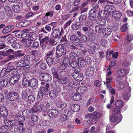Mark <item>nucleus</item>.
<instances>
[{"label": "nucleus", "instance_id": "30", "mask_svg": "<svg viewBox=\"0 0 133 133\" xmlns=\"http://www.w3.org/2000/svg\"><path fill=\"white\" fill-rule=\"evenodd\" d=\"M72 76L77 81L79 82L82 81L83 79V76L82 74H80L78 75H72Z\"/></svg>", "mask_w": 133, "mask_h": 133}, {"label": "nucleus", "instance_id": "37", "mask_svg": "<svg viewBox=\"0 0 133 133\" xmlns=\"http://www.w3.org/2000/svg\"><path fill=\"white\" fill-rule=\"evenodd\" d=\"M91 46L93 48L97 50L100 48V46L98 44L94 42H92L91 43Z\"/></svg>", "mask_w": 133, "mask_h": 133}, {"label": "nucleus", "instance_id": "55", "mask_svg": "<svg viewBox=\"0 0 133 133\" xmlns=\"http://www.w3.org/2000/svg\"><path fill=\"white\" fill-rule=\"evenodd\" d=\"M128 28L127 24H125L122 26L121 27V31L122 32L125 31Z\"/></svg>", "mask_w": 133, "mask_h": 133}, {"label": "nucleus", "instance_id": "10", "mask_svg": "<svg viewBox=\"0 0 133 133\" xmlns=\"http://www.w3.org/2000/svg\"><path fill=\"white\" fill-rule=\"evenodd\" d=\"M64 47L61 44L58 45L56 51V54L59 57L61 56L64 52Z\"/></svg>", "mask_w": 133, "mask_h": 133}, {"label": "nucleus", "instance_id": "13", "mask_svg": "<svg viewBox=\"0 0 133 133\" xmlns=\"http://www.w3.org/2000/svg\"><path fill=\"white\" fill-rule=\"evenodd\" d=\"M41 92H38L37 96L38 98H39L40 100L42 99L43 97V94H46V93L48 91V89L43 86H41Z\"/></svg>", "mask_w": 133, "mask_h": 133}, {"label": "nucleus", "instance_id": "52", "mask_svg": "<svg viewBox=\"0 0 133 133\" xmlns=\"http://www.w3.org/2000/svg\"><path fill=\"white\" fill-rule=\"evenodd\" d=\"M37 28L36 26H33L29 29V32L30 33L34 32L37 31Z\"/></svg>", "mask_w": 133, "mask_h": 133}, {"label": "nucleus", "instance_id": "39", "mask_svg": "<svg viewBox=\"0 0 133 133\" xmlns=\"http://www.w3.org/2000/svg\"><path fill=\"white\" fill-rule=\"evenodd\" d=\"M40 105L38 106L34 105L33 106L31 109L32 112V113H35L39 111H41V109H40Z\"/></svg>", "mask_w": 133, "mask_h": 133}, {"label": "nucleus", "instance_id": "8", "mask_svg": "<svg viewBox=\"0 0 133 133\" xmlns=\"http://www.w3.org/2000/svg\"><path fill=\"white\" fill-rule=\"evenodd\" d=\"M63 29L62 28L61 30L58 29H55L52 32V35L55 38H59L63 34Z\"/></svg>", "mask_w": 133, "mask_h": 133}, {"label": "nucleus", "instance_id": "46", "mask_svg": "<svg viewBox=\"0 0 133 133\" xmlns=\"http://www.w3.org/2000/svg\"><path fill=\"white\" fill-rule=\"evenodd\" d=\"M79 27V23L77 22L75 24H74L72 25L71 27L73 30H76L78 29Z\"/></svg>", "mask_w": 133, "mask_h": 133}, {"label": "nucleus", "instance_id": "64", "mask_svg": "<svg viewBox=\"0 0 133 133\" xmlns=\"http://www.w3.org/2000/svg\"><path fill=\"white\" fill-rule=\"evenodd\" d=\"M123 97L125 100H127L129 98V96L128 95L127 93H125L123 95Z\"/></svg>", "mask_w": 133, "mask_h": 133}, {"label": "nucleus", "instance_id": "31", "mask_svg": "<svg viewBox=\"0 0 133 133\" xmlns=\"http://www.w3.org/2000/svg\"><path fill=\"white\" fill-rule=\"evenodd\" d=\"M106 82H105L104 84H106V86L108 88H111V86L109 85V83L111 82L112 80V78L111 76H106Z\"/></svg>", "mask_w": 133, "mask_h": 133}, {"label": "nucleus", "instance_id": "62", "mask_svg": "<svg viewBox=\"0 0 133 133\" xmlns=\"http://www.w3.org/2000/svg\"><path fill=\"white\" fill-rule=\"evenodd\" d=\"M34 15V14L32 12H28L25 16V17L26 18H29L32 17Z\"/></svg>", "mask_w": 133, "mask_h": 133}, {"label": "nucleus", "instance_id": "18", "mask_svg": "<svg viewBox=\"0 0 133 133\" xmlns=\"http://www.w3.org/2000/svg\"><path fill=\"white\" fill-rule=\"evenodd\" d=\"M0 113L1 115L5 117L8 115V112L6 107L4 106H2L0 108Z\"/></svg>", "mask_w": 133, "mask_h": 133}, {"label": "nucleus", "instance_id": "56", "mask_svg": "<svg viewBox=\"0 0 133 133\" xmlns=\"http://www.w3.org/2000/svg\"><path fill=\"white\" fill-rule=\"evenodd\" d=\"M15 36L17 37H21L22 36V34L21 31L20 30L16 31L15 33Z\"/></svg>", "mask_w": 133, "mask_h": 133}, {"label": "nucleus", "instance_id": "7", "mask_svg": "<svg viewBox=\"0 0 133 133\" xmlns=\"http://www.w3.org/2000/svg\"><path fill=\"white\" fill-rule=\"evenodd\" d=\"M65 73L64 72H61L60 73V77L58 76L57 78H56L57 80V81L61 84H65L68 82V81L67 78L64 76V74Z\"/></svg>", "mask_w": 133, "mask_h": 133}, {"label": "nucleus", "instance_id": "34", "mask_svg": "<svg viewBox=\"0 0 133 133\" xmlns=\"http://www.w3.org/2000/svg\"><path fill=\"white\" fill-rule=\"evenodd\" d=\"M71 110L74 112H78L79 110V106L77 104H72L71 106Z\"/></svg>", "mask_w": 133, "mask_h": 133}, {"label": "nucleus", "instance_id": "50", "mask_svg": "<svg viewBox=\"0 0 133 133\" xmlns=\"http://www.w3.org/2000/svg\"><path fill=\"white\" fill-rule=\"evenodd\" d=\"M23 85L24 87H27L29 86V81L26 78L24 79L22 81Z\"/></svg>", "mask_w": 133, "mask_h": 133}, {"label": "nucleus", "instance_id": "35", "mask_svg": "<svg viewBox=\"0 0 133 133\" xmlns=\"http://www.w3.org/2000/svg\"><path fill=\"white\" fill-rule=\"evenodd\" d=\"M103 26L101 25V24L97 25L95 28V31L96 32L100 33L102 32L103 28Z\"/></svg>", "mask_w": 133, "mask_h": 133}, {"label": "nucleus", "instance_id": "63", "mask_svg": "<svg viewBox=\"0 0 133 133\" xmlns=\"http://www.w3.org/2000/svg\"><path fill=\"white\" fill-rule=\"evenodd\" d=\"M94 85L95 86L98 87L101 85V84L98 80H96L95 82Z\"/></svg>", "mask_w": 133, "mask_h": 133}, {"label": "nucleus", "instance_id": "48", "mask_svg": "<svg viewBox=\"0 0 133 133\" xmlns=\"http://www.w3.org/2000/svg\"><path fill=\"white\" fill-rule=\"evenodd\" d=\"M95 100L93 98H89L86 103V105L88 106L89 104H93L95 103Z\"/></svg>", "mask_w": 133, "mask_h": 133}, {"label": "nucleus", "instance_id": "26", "mask_svg": "<svg viewBox=\"0 0 133 133\" xmlns=\"http://www.w3.org/2000/svg\"><path fill=\"white\" fill-rule=\"evenodd\" d=\"M50 97L51 98H56L58 95V92L56 90H51L49 93Z\"/></svg>", "mask_w": 133, "mask_h": 133}, {"label": "nucleus", "instance_id": "29", "mask_svg": "<svg viewBox=\"0 0 133 133\" xmlns=\"http://www.w3.org/2000/svg\"><path fill=\"white\" fill-rule=\"evenodd\" d=\"M58 69L56 67H54L51 69L52 72L54 75V77L55 78H57L58 77Z\"/></svg>", "mask_w": 133, "mask_h": 133}, {"label": "nucleus", "instance_id": "60", "mask_svg": "<svg viewBox=\"0 0 133 133\" xmlns=\"http://www.w3.org/2000/svg\"><path fill=\"white\" fill-rule=\"evenodd\" d=\"M8 40L9 42L12 43L15 41V38L13 37L12 36H11L8 38Z\"/></svg>", "mask_w": 133, "mask_h": 133}, {"label": "nucleus", "instance_id": "20", "mask_svg": "<svg viewBox=\"0 0 133 133\" xmlns=\"http://www.w3.org/2000/svg\"><path fill=\"white\" fill-rule=\"evenodd\" d=\"M29 83L30 87H34L38 85V81L36 78H32L29 80Z\"/></svg>", "mask_w": 133, "mask_h": 133}, {"label": "nucleus", "instance_id": "28", "mask_svg": "<svg viewBox=\"0 0 133 133\" xmlns=\"http://www.w3.org/2000/svg\"><path fill=\"white\" fill-rule=\"evenodd\" d=\"M76 91L78 93L82 94L85 93L87 91V88L85 86H81L78 88Z\"/></svg>", "mask_w": 133, "mask_h": 133}, {"label": "nucleus", "instance_id": "47", "mask_svg": "<svg viewBox=\"0 0 133 133\" xmlns=\"http://www.w3.org/2000/svg\"><path fill=\"white\" fill-rule=\"evenodd\" d=\"M46 61L49 66H51L53 63L52 59L51 57H48Z\"/></svg>", "mask_w": 133, "mask_h": 133}, {"label": "nucleus", "instance_id": "41", "mask_svg": "<svg viewBox=\"0 0 133 133\" xmlns=\"http://www.w3.org/2000/svg\"><path fill=\"white\" fill-rule=\"evenodd\" d=\"M79 66H84L85 65V62L84 59L82 58H80L78 60Z\"/></svg>", "mask_w": 133, "mask_h": 133}, {"label": "nucleus", "instance_id": "33", "mask_svg": "<svg viewBox=\"0 0 133 133\" xmlns=\"http://www.w3.org/2000/svg\"><path fill=\"white\" fill-rule=\"evenodd\" d=\"M72 98L74 100L76 101H78L82 98L81 95L78 93L72 94Z\"/></svg>", "mask_w": 133, "mask_h": 133}, {"label": "nucleus", "instance_id": "54", "mask_svg": "<svg viewBox=\"0 0 133 133\" xmlns=\"http://www.w3.org/2000/svg\"><path fill=\"white\" fill-rule=\"evenodd\" d=\"M28 101L30 103H32L35 100L34 96L32 95L29 96L28 97Z\"/></svg>", "mask_w": 133, "mask_h": 133}, {"label": "nucleus", "instance_id": "38", "mask_svg": "<svg viewBox=\"0 0 133 133\" xmlns=\"http://www.w3.org/2000/svg\"><path fill=\"white\" fill-rule=\"evenodd\" d=\"M7 70L6 68H4L0 72L1 75L2 77L4 76L6 77H9L7 75L8 74L9 72L7 71Z\"/></svg>", "mask_w": 133, "mask_h": 133}, {"label": "nucleus", "instance_id": "14", "mask_svg": "<svg viewBox=\"0 0 133 133\" xmlns=\"http://www.w3.org/2000/svg\"><path fill=\"white\" fill-rule=\"evenodd\" d=\"M19 77L20 76L19 74L14 75L10 78L9 80L10 84L12 85L15 84L18 80Z\"/></svg>", "mask_w": 133, "mask_h": 133}, {"label": "nucleus", "instance_id": "43", "mask_svg": "<svg viewBox=\"0 0 133 133\" xmlns=\"http://www.w3.org/2000/svg\"><path fill=\"white\" fill-rule=\"evenodd\" d=\"M117 84L116 87L117 89L118 90H121L122 89L124 86V84L123 83L120 82L119 83L118 81L117 82Z\"/></svg>", "mask_w": 133, "mask_h": 133}, {"label": "nucleus", "instance_id": "58", "mask_svg": "<svg viewBox=\"0 0 133 133\" xmlns=\"http://www.w3.org/2000/svg\"><path fill=\"white\" fill-rule=\"evenodd\" d=\"M102 114L98 112H94V115L96 117L100 118L102 116Z\"/></svg>", "mask_w": 133, "mask_h": 133}, {"label": "nucleus", "instance_id": "36", "mask_svg": "<svg viewBox=\"0 0 133 133\" xmlns=\"http://www.w3.org/2000/svg\"><path fill=\"white\" fill-rule=\"evenodd\" d=\"M8 127L6 125H3L0 127V133H6Z\"/></svg>", "mask_w": 133, "mask_h": 133}, {"label": "nucleus", "instance_id": "21", "mask_svg": "<svg viewBox=\"0 0 133 133\" xmlns=\"http://www.w3.org/2000/svg\"><path fill=\"white\" fill-rule=\"evenodd\" d=\"M94 67H90L88 68L85 72L86 75L89 76H91L94 73Z\"/></svg>", "mask_w": 133, "mask_h": 133}, {"label": "nucleus", "instance_id": "45", "mask_svg": "<svg viewBox=\"0 0 133 133\" xmlns=\"http://www.w3.org/2000/svg\"><path fill=\"white\" fill-rule=\"evenodd\" d=\"M44 81H50L51 80V77L50 75L48 74H45V76H44Z\"/></svg>", "mask_w": 133, "mask_h": 133}, {"label": "nucleus", "instance_id": "19", "mask_svg": "<svg viewBox=\"0 0 133 133\" xmlns=\"http://www.w3.org/2000/svg\"><path fill=\"white\" fill-rule=\"evenodd\" d=\"M66 112H65V114H62L61 116L60 119L62 121H64L67 119V116H70L71 115V112L70 111H66Z\"/></svg>", "mask_w": 133, "mask_h": 133}, {"label": "nucleus", "instance_id": "16", "mask_svg": "<svg viewBox=\"0 0 133 133\" xmlns=\"http://www.w3.org/2000/svg\"><path fill=\"white\" fill-rule=\"evenodd\" d=\"M122 119L121 118L119 119L116 115H112L110 117V120L111 122H116L117 124L120 122Z\"/></svg>", "mask_w": 133, "mask_h": 133}, {"label": "nucleus", "instance_id": "15", "mask_svg": "<svg viewBox=\"0 0 133 133\" xmlns=\"http://www.w3.org/2000/svg\"><path fill=\"white\" fill-rule=\"evenodd\" d=\"M15 119L17 121L19 122V124L21 125H23V123L25 120V119L21 115L19 114H17L15 117Z\"/></svg>", "mask_w": 133, "mask_h": 133}, {"label": "nucleus", "instance_id": "17", "mask_svg": "<svg viewBox=\"0 0 133 133\" xmlns=\"http://www.w3.org/2000/svg\"><path fill=\"white\" fill-rule=\"evenodd\" d=\"M111 30L109 28H104L102 31V35L105 37H108L111 33Z\"/></svg>", "mask_w": 133, "mask_h": 133}, {"label": "nucleus", "instance_id": "5", "mask_svg": "<svg viewBox=\"0 0 133 133\" xmlns=\"http://www.w3.org/2000/svg\"><path fill=\"white\" fill-rule=\"evenodd\" d=\"M5 97L8 100L11 101H15L18 100L19 95L17 93L15 92H9L5 95Z\"/></svg>", "mask_w": 133, "mask_h": 133}, {"label": "nucleus", "instance_id": "3", "mask_svg": "<svg viewBox=\"0 0 133 133\" xmlns=\"http://www.w3.org/2000/svg\"><path fill=\"white\" fill-rule=\"evenodd\" d=\"M17 69H20L21 68L27 69L30 67V63L26 62L22 60L18 62L16 64Z\"/></svg>", "mask_w": 133, "mask_h": 133}, {"label": "nucleus", "instance_id": "2", "mask_svg": "<svg viewBox=\"0 0 133 133\" xmlns=\"http://www.w3.org/2000/svg\"><path fill=\"white\" fill-rule=\"evenodd\" d=\"M4 122L5 125L11 127V131L12 132H15L17 130L18 126L15 124V121L14 120H9L7 119H5Z\"/></svg>", "mask_w": 133, "mask_h": 133}, {"label": "nucleus", "instance_id": "57", "mask_svg": "<svg viewBox=\"0 0 133 133\" xmlns=\"http://www.w3.org/2000/svg\"><path fill=\"white\" fill-rule=\"evenodd\" d=\"M74 73H73L72 75H78V74L80 71V70L78 67L75 68L74 69Z\"/></svg>", "mask_w": 133, "mask_h": 133}, {"label": "nucleus", "instance_id": "61", "mask_svg": "<svg viewBox=\"0 0 133 133\" xmlns=\"http://www.w3.org/2000/svg\"><path fill=\"white\" fill-rule=\"evenodd\" d=\"M40 109H41V110L43 112H45L46 111L47 109L45 106L43 104H41L40 105Z\"/></svg>", "mask_w": 133, "mask_h": 133}, {"label": "nucleus", "instance_id": "6", "mask_svg": "<svg viewBox=\"0 0 133 133\" xmlns=\"http://www.w3.org/2000/svg\"><path fill=\"white\" fill-rule=\"evenodd\" d=\"M114 8V6L113 5H106L104 7V10L100 11V13L102 14L103 12V16L106 17L109 15L110 14V12Z\"/></svg>", "mask_w": 133, "mask_h": 133}, {"label": "nucleus", "instance_id": "49", "mask_svg": "<svg viewBox=\"0 0 133 133\" xmlns=\"http://www.w3.org/2000/svg\"><path fill=\"white\" fill-rule=\"evenodd\" d=\"M123 101L121 100H117L115 102V105L117 107H121L123 105Z\"/></svg>", "mask_w": 133, "mask_h": 133}, {"label": "nucleus", "instance_id": "32", "mask_svg": "<svg viewBox=\"0 0 133 133\" xmlns=\"http://www.w3.org/2000/svg\"><path fill=\"white\" fill-rule=\"evenodd\" d=\"M14 28L12 26H9L5 27L2 30V33L5 34L11 31Z\"/></svg>", "mask_w": 133, "mask_h": 133}, {"label": "nucleus", "instance_id": "24", "mask_svg": "<svg viewBox=\"0 0 133 133\" xmlns=\"http://www.w3.org/2000/svg\"><path fill=\"white\" fill-rule=\"evenodd\" d=\"M56 104L58 107L61 108H64L67 105L66 103L64 101H58Z\"/></svg>", "mask_w": 133, "mask_h": 133}, {"label": "nucleus", "instance_id": "11", "mask_svg": "<svg viewBox=\"0 0 133 133\" xmlns=\"http://www.w3.org/2000/svg\"><path fill=\"white\" fill-rule=\"evenodd\" d=\"M48 114L49 116L51 118L57 117L59 115V112L55 109H53L49 110Z\"/></svg>", "mask_w": 133, "mask_h": 133}, {"label": "nucleus", "instance_id": "12", "mask_svg": "<svg viewBox=\"0 0 133 133\" xmlns=\"http://www.w3.org/2000/svg\"><path fill=\"white\" fill-rule=\"evenodd\" d=\"M89 16L88 18L90 19H91V17H98V15H99V16H101V15L99 12L96 11V9H92L90 10L89 12Z\"/></svg>", "mask_w": 133, "mask_h": 133}, {"label": "nucleus", "instance_id": "9", "mask_svg": "<svg viewBox=\"0 0 133 133\" xmlns=\"http://www.w3.org/2000/svg\"><path fill=\"white\" fill-rule=\"evenodd\" d=\"M129 71V70H127L125 69H120L117 71L116 75L118 78L122 77L128 74Z\"/></svg>", "mask_w": 133, "mask_h": 133}, {"label": "nucleus", "instance_id": "42", "mask_svg": "<svg viewBox=\"0 0 133 133\" xmlns=\"http://www.w3.org/2000/svg\"><path fill=\"white\" fill-rule=\"evenodd\" d=\"M70 57L71 59L72 60H75L78 58L77 54L73 52H71L70 53Z\"/></svg>", "mask_w": 133, "mask_h": 133}, {"label": "nucleus", "instance_id": "27", "mask_svg": "<svg viewBox=\"0 0 133 133\" xmlns=\"http://www.w3.org/2000/svg\"><path fill=\"white\" fill-rule=\"evenodd\" d=\"M113 17L116 19H118L121 17L122 15V13L118 11H114L112 13Z\"/></svg>", "mask_w": 133, "mask_h": 133}, {"label": "nucleus", "instance_id": "53", "mask_svg": "<svg viewBox=\"0 0 133 133\" xmlns=\"http://www.w3.org/2000/svg\"><path fill=\"white\" fill-rule=\"evenodd\" d=\"M41 42H44L47 43L49 41V37L47 36H45L42 39L41 41Z\"/></svg>", "mask_w": 133, "mask_h": 133}, {"label": "nucleus", "instance_id": "40", "mask_svg": "<svg viewBox=\"0 0 133 133\" xmlns=\"http://www.w3.org/2000/svg\"><path fill=\"white\" fill-rule=\"evenodd\" d=\"M12 8L13 11L16 13L19 12L21 10L20 6L17 5L13 6Z\"/></svg>", "mask_w": 133, "mask_h": 133}, {"label": "nucleus", "instance_id": "1", "mask_svg": "<svg viewBox=\"0 0 133 133\" xmlns=\"http://www.w3.org/2000/svg\"><path fill=\"white\" fill-rule=\"evenodd\" d=\"M24 37L22 41L24 46H28L30 45L32 43V41H35L37 38L36 35L34 34L30 36L29 34L25 35L23 34Z\"/></svg>", "mask_w": 133, "mask_h": 133}, {"label": "nucleus", "instance_id": "25", "mask_svg": "<svg viewBox=\"0 0 133 133\" xmlns=\"http://www.w3.org/2000/svg\"><path fill=\"white\" fill-rule=\"evenodd\" d=\"M69 59L68 57H65L64 58L63 61V65H62V66H63V68L62 69V70H64L66 67L68 66V64H69Z\"/></svg>", "mask_w": 133, "mask_h": 133}, {"label": "nucleus", "instance_id": "4", "mask_svg": "<svg viewBox=\"0 0 133 133\" xmlns=\"http://www.w3.org/2000/svg\"><path fill=\"white\" fill-rule=\"evenodd\" d=\"M71 42L75 45L80 47H83V44L81 40L76 36L72 35L70 37Z\"/></svg>", "mask_w": 133, "mask_h": 133}, {"label": "nucleus", "instance_id": "44", "mask_svg": "<svg viewBox=\"0 0 133 133\" xmlns=\"http://www.w3.org/2000/svg\"><path fill=\"white\" fill-rule=\"evenodd\" d=\"M22 113L24 115H25L27 116H29L32 113L31 109H27L23 111Z\"/></svg>", "mask_w": 133, "mask_h": 133}, {"label": "nucleus", "instance_id": "22", "mask_svg": "<svg viewBox=\"0 0 133 133\" xmlns=\"http://www.w3.org/2000/svg\"><path fill=\"white\" fill-rule=\"evenodd\" d=\"M77 87V83L74 82H71L70 83L69 86L66 85L64 87V89L68 90L72 88H75Z\"/></svg>", "mask_w": 133, "mask_h": 133}, {"label": "nucleus", "instance_id": "23", "mask_svg": "<svg viewBox=\"0 0 133 133\" xmlns=\"http://www.w3.org/2000/svg\"><path fill=\"white\" fill-rule=\"evenodd\" d=\"M8 82V80L5 78L0 82V90L4 88L7 85Z\"/></svg>", "mask_w": 133, "mask_h": 133}, {"label": "nucleus", "instance_id": "51", "mask_svg": "<svg viewBox=\"0 0 133 133\" xmlns=\"http://www.w3.org/2000/svg\"><path fill=\"white\" fill-rule=\"evenodd\" d=\"M75 61L72 60L71 62H70L69 63L70 65L73 68H76L78 64L77 62Z\"/></svg>", "mask_w": 133, "mask_h": 133}, {"label": "nucleus", "instance_id": "59", "mask_svg": "<svg viewBox=\"0 0 133 133\" xmlns=\"http://www.w3.org/2000/svg\"><path fill=\"white\" fill-rule=\"evenodd\" d=\"M7 69V71H8L9 72L10 71H11L13 70H14V71H17V70L16 69H14V66H9L8 67L6 68Z\"/></svg>", "mask_w": 133, "mask_h": 133}]
</instances>
